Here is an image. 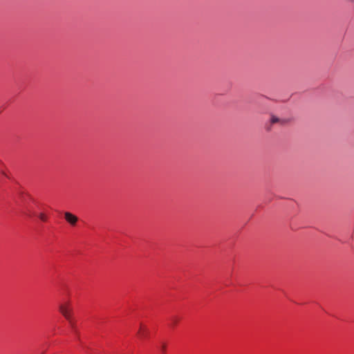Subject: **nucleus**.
<instances>
[{
    "label": "nucleus",
    "instance_id": "nucleus-1",
    "mask_svg": "<svg viewBox=\"0 0 354 354\" xmlns=\"http://www.w3.org/2000/svg\"><path fill=\"white\" fill-rule=\"evenodd\" d=\"M59 311L63 317L68 322L72 328H75V321L73 317V306L70 299L64 301L59 306Z\"/></svg>",
    "mask_w": 354,
    "mask_h": 354
},
{
    "label": "nucleus",
    "instance_id": "nucleus-2",
    "mask_svg": "<svg viewBox=\"0 0 354 354\" xmlns=\"http://www.w3.org/2000/svg\"><path fill=\"white\" fill-rule=\"evenodd\" d=\"M150 331L148 326L144 324L140 323L138 330L137 332L138 338L144 340L149 337Z\"/></svg>",
    "mask_w": 354,
    "mask_h": 354
},
{
    "label": "nucleus",
    "instance_id": "nucleus-3",
    "mask_svg": "<svg viewBox=\"0 0 354 354\" xmlns=\"http://www.w3.org/2000/svg\"><path fill=\"white\" fill-rule=\"evenodd\" d=\"M64 218L71 225H75L78 221V218L75 215L68 212L64 213Z\"/></svg>",
    "mask_w": 354,
    "mask_h": 354
},
{
    "label": "nucleus",
    "instance_id": "nucleus-4",
    "mask_svg": "<svg viewBox=\"0 0 354 354\" xmlns=\"http://www.w3.org/2000/svg\"><path fill=\"white\" fill-rule=\"evenodd\" d=\"M39 219L43 221V222H47L48 220V216L46 213L45 212H41L39 213V214L38 215Z\"/></svg>",
    "mask_w": 354,
    "mask_h": 354
},
{
    "label": "nucleus",
    "instance_id": "nucleus-5",
    "mask_svg": "<svg viewBox=\"0 0 354 354\" xmlns=\"http://www.w3.org/2000/svg\"><path fill=\"white\" fill-rule=\"evenodd\" d=\"M24 214L28 217H32L35 216V214L32 212L29 208H27V209L24 211Z\"/></svg>",
    "mask_w": 354,
    "mask_h": 354
},
{
    "label": "nucleus",
    "instance_id": "nucleus-6",
    "mask_svg": "<svg viewBox=\"0 0 354 354\" xmlns=\"http://www.w3.org/2000/svg\"><path fill=\"white\" fill-rule=\"evenodd\" d=\"M160 350L162 353H165L167 350V344L165 343H162L160 347Z\"/></svg>",
    "mask_w": 354,
    "mask_h": 354
},
{
    "label": "nucleus",
    "instance_id": "nucleus-7",
    "mask_svg": "<svg viewBox=\"0 0 354 354\" xmlns=\"http://www.w3.org/2000/svg\"><path fill=\"white\" fill-rule=\"evenodd\" d=\"M171 321L173 324L176 325V324H177V323L178 322V319L176 317H174L171 318Z\"/></svg>",
    "mask_w": 354,
    "mask_h": 354
},
{
    "label": "nucleus",
    "instance_id": "nucleus-8",
    "mask_svg": "<svg viewBox=\"0 0 354 354\" xmlns=\"http://www.w3.org/2000/svg\"><path fill=\"white\" fill-rule=\"evenodd\" d=\"M279 121V120L277 118H275V117L272 118V120H271L272 123H275Z\"/></svg>",
    "mask_w": 354,
    "mask_h": 354
}]
</instances>
